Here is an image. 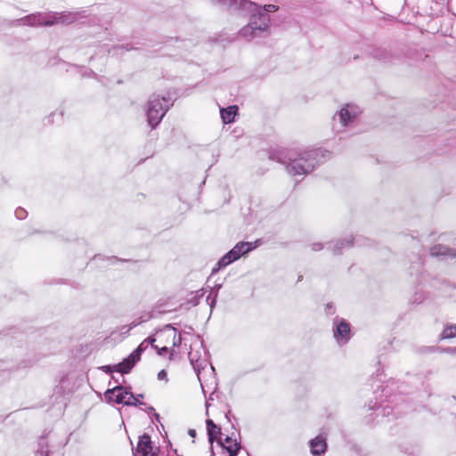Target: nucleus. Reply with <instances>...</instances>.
Returning a JSON list of instances; mask_svg holds the SVG:
<instances>
[{
  "instance_id": "1",
  "label": "nucleus",
  "mask_w": 456,
  "mask_h": 456,
  "mask_svg": "<svg viewBox=\"0 0 456 456\" xmlns=\"http://www.w3.org/2000/svg\"><path fill=\"white\" fill-rule=\"evenodd\" d=\"M215 4L226 7L231 12H250L248 25L240 30V37L251 40L263 32H268L271 27L269 13L275 12L279 6L275 4L259 5L249 0H211Z\"/></svg>"
},
{
  "instance_id": "2",
  "label": "nucleus",
  "mask_w": 456,
  "mask_h": 456,
  "mask_svg": "<svg viewBox=\"0 0 456 456\" xmlns=\"http://www.w3.org/2000/svg\"><path fill=\"white\" fill-rule=\"evenodd\" d=\"M330 156L329 151L319 148L302 151H278L273 152L270 159L285 165L287 172L297 176L311 173Z\"/></svg>"
},
{
  "instance_id": "3",
  "label": "nucleus",
  "mask_w": 456,
  "mask_h": 456,
  "mask_svg": "<svg viewBox=\"0 0 456 456\" xmlns=\"http://www.w3.org/2000/svg\"><path fill=\"white\" fill-rule=\"evenodd\" d=\"M76 20L77 13L73 12H36L17 20V23L29 26H52L57 23L70 24Z\"/></svg>"
},
{
  "instance_id": "4",
  "label": "nucleus",
  "mask_w": 456,
  "mask_h": 456,
  "mask_svg": "<svg viewBox=\"0 0 456 456\" xmlns=\"http://www.w3.org/2000/svg\"><path fill=\"white\" fill-rule=\"evenodd\" d=\"M172 105L173 102L169 96L159 97V95L152 94L150 97L146 109V116L151 128H155L160 123Z\"/></svg>"
},
{
  "instance_id": "5",
  "label": "nucleus",
  "mask_w": 456,
  "mask_h": 456,
  "mask_svg": "<svg viewBox=\"0 0 456 456\" xmlns=\"http://www.w3.org/2000/svg\"><path fill=\"white\" fill-rule=\"evenodd\" d=\"M256 248L251 242L240 241L238 242L231 250H229L216 264V270L226 267L232 263L235 262L242 256L250 252ZM216 269H213V273Z\"/></svg>"
},
{
  "instance_id": "6",
  "label": "nucleus",
  "mask_w": 456,
  "mask_h": 456,
  "mask_svg": "<svg viewBox=\"0 0 456 456\" xmlns=\"http://www.w3.org/2000/svg\"><path fill=\"white\" fill-rule=\"evenodd\" d=\"M391 398L392 399L389 401V403H394V406L386 404L377 407L375 404L374 406H370V409L380 411L382 415L385 417H389L390 415L397 417L411 410V406L408 403L406 399L403 398L402 396L395 395H391Z\"/></svg>"
},
{
  "instance_id": "7",
  "label": "nucleus",
  "mask_w": 456,
  "mask_h": 456,
  "mask_svg": "<svg viewBox=\"0 0 456 456\" xmlns=\"http://www.w3.org/2000/svg\"><path fill=\"white\" fill-rule=\"evenodd\" d=\"M334 338L340 345L347 343L351 338L350 324L339 317H335L333 321Z\"/></svg>"
},
{
  "instance_id": "8",
  "label": "nucleus",
  "mask_w": 456,
  "mask_h": 456,
  "mask_svg": "<svg viewBox=\"0 0 456 456\" xmlns=\"http://www.w3.org/2000/svg\"><path fill=\"white\" fill-rule=\"evenodd\" d=\"M131 387H123L118 385L112 388H108L104 393V398L108 403H116L118 404H125L126 398L130 393Z\"/></svg>"
},
{
  "instance_id": "9",
  "label": "nucleus",
  "mask_w": 456,
  "mask_h": 456,
  "mask_svg": "<svg viewBox=\"0 0 456 456\" xmlns=\"http://www.w3.org/2000/svg\"><path fill=\"white\" fill-rule=\"evenodd\" d=\"M159 448L154 450L151 436L143 434L139 437L136 448L133 451L134 456H159Z\"/></svg>"
},
{
  "instance_id": "10",
  "label": "nucleus",
  "mask_w": 456,
  "mask_h": 456,
  "mask_svg": "<svg viewBox=\"0 0 456 456\" xmlns=\"http://www.w3.org/2000/svg\"><path fill=\"white\" fill-rule=\"evenodd\" d=\"M359 113L358 107L354 104H346L338 112L339 122L346 127L352 125Z\"/></svg>"
},
{
  "instance_id": "11",
  "label": "nucleus",
  "mask_w": 456,
  "mask_h": 456,
  "mask_svg": "<svg viewBox=\"0 0 456 456\" xmlns=\"http://www.w3.org/2000/svg\"><path fill=\"white\" fill-rule=\"evenodd\" d=\"M432 256L442 257L444 260H456V248H451L447 246L437 244L430 248Z\"/></svg>"
},
{
  "instance_id": "12",
  "label": "nucleus",
  "mask_w": 456,
  "mask_h": 456,
  "mask_svg": "<svg viewBox=\"0 0 456 456\" xmlns=\"http://www.w3.org/2000/svg\"><path fill=\"white\" fill-rule=\"evenodd\" d=\"M140 359L141 357L136 355L134 351H133L127 357L124 358L121 362L115 364V371L120 372L121 374H127Z\"/></svg>"
},
{
  "instance_id": "13",
  "label": "nucleus",
  "mask_w": 456,
  "mask_h": 456,
  "mask_svg": "<svg viewBox=\"0 0 456 456\" xmlns=\"http://www.w3.org/2000/svg\"><path fill=\"white\" fill-rule=\"evenodd\" d=\"M354 239L352 236H349L343 240H338L336 241H330L328 245V249L332 252L333 255H340L343 250L350 248L354 246Z\"/></svg>"
},
{
  "instance_id": "14",
  "label": "nucleus",
  "mask_w": 456,
  "mask_h": 456,
  "mask_svg": "<svg viewBox=\"0 0 456 456\" xmlns=\"http://www.w3.org/2000/svg\"><path fill=\"white\" fill-rule=\"evenodd\" d=\"M217 443L229 453L228 456H237L241 448L240 443L230 436H226L224 440L220 437Z\"/></svg>"
},
{
  "instance_id": "15",
  "label": "nucleus",
  "mask_w": 456,
  "mask_h": 456,
  "mask_svg": "<svg viewBox=\"0 0 456 456\" xmlns=\"http://www.w3.org/2000/svg\"><path fill=\"white\" fill-rule=\"evenodd\" d=\"M309 446L311 453L314 456H321L324 454L327 450L326 438L319 435L309 441Z\"/></svg>"
},
{
  "instance_id": "16",
  "label": "nucleus",
  "mask_w": 456,
  "mask_h": 456,
  "mask_svg": "<svg viewBox=\"0 0 456 456\" xmlns=\"http://www.w3.org/2000/svg\"><path fill=\"white\" fill-rule=\"evenodd\" d=\"M207 425V432L208 436V441L210 444L212 445L214 441L216 439L218 435H221V428L215 424V422L208 419L206 420ZM212 456H214L213 448L211 447Z\"/></svg>"
},
{
  "instance_id": "17",
  "label": "nucleus",
  "mask_w": 456,
  "mask_h": 456,
  "mask_svg": "<svg viewBox=\"0 0 456 456\" xmlns=\"http://www.w3.org/2000/svg\"><path fill=\"white\" fill-rule=\"evenodd\" d=\"M237 112L238 107L236 105L220 109L221 118L224 124L232 123L235 119Z\"/></svg>"
},
{
  "instance_id": "18",
  "label": "nucleus",
  "mask_w": 456,
  "mask_h": 456,
  "mask_svg": "<svg viewBox=\"0 0 456 456\" xmlns=\"http://www.w3.org/2000/svg\"><path fill=\"white\" fill-rule=\"evenodd\" d=\"M371 55L375 59L381 61L383 62H390L393 61V56L391 53L385 48H375L372 51Z\"/></svg>"
},
{
  "instance_id": "19",
  "label": "nucleus",
  "mask_w": 456,
  "mask_h": 456,
  "mask_svg": "<svg viewBox=\"0 0 456 456\" xmlns=\"http://www.w3.org/2000/svg\"><path fill=\"white\" fill-rule=\"evenodd\" d=\"M188 356L194 371L200 378V370L204 369L207 366V361L201 358L194 359V353L192 352H190Z\"/></svg>"
},
{
  "instance_id": "20",
  "label": "nucleus",
  "mask_w": 456,
  "mask_h": 456,
  "mask_svg": "<svg viewBox=\"0 0 456 456\" xmlns=\"http://www.w3.org/2000/svg\"><path fill=\"white\" fill-rule=\"evenodd\" d=\"M156 338L154 336H149L146 338L134 351L136 355L141 357L142 354L148 348V346H151L154 348H157V346L154 345Z\"/></svg>"
},
{
  "instance_id": "21",
  "label": "nucleus",
  "mask_w": 456,
  "mask_h": 456,
  "mask_svg": "<svg viewBox=\"0 0 456 456\" xmlns=\"http://www.w3.org/2000/svg\"><path fill=\"white\" fill-rule=\"evenodd\" d=\"M37 456H50V451L48 450V444L44 436H41L38 441V449L37 451Z\"/></svg>"
},
{
  "instance_id": "22",
  "label": "nucleus",
  "mask_w": 456,
  "mask_h": 456,
  "mask_svg": "<svg viewBox=\"0 0 456 456\" xmlns=\"http://www.w3.org/2000/svg\"><path fill=\"white\" fill-rule=\"evenodd\" d=\"M456 337V324H449L444 329L440 339H448Z\"/></svg>"
},
{
  "instance_id": "23",
  "label": "nucleus",
  "mask_w": 456,
  "mask_h": 456,
  "mask_svg": "<svg viewBox=\"0 0 456 456\" xmlns=\"http://www.w3.org/2000/svg\"><path fill=\"white\" fill-rule=\"evenodd\" d=\"M125 405H127V406L144 405V406H146V403L140 400H137L135 395L132 393V389H131L130 393L127 395V396L126 398Z\"/></svg>"
},
{
  "instance_id": "24",
  "label": "nucleus",
  "mask_w": 456,
  "mask_h": 456,
  "mask_svg": "<svg viewBox=\"0 0 456 456\" xmlns=\"http://www.w3.org/2000/svg\"><path fill=\"white\" fill-rule=\"evenodd\" d=\"M427 296L424 291L418 290L416 291L410 298V303L411 305H419L421 304L425 299Z\"/></svg>"
},
{
  "instance_id": "25",
  "label": "nucleus",
  "mask_w": 456,
  "mask_h": 456,
  "mask_svg": "<svg viewBox=\"0 0 456 456\" xmlns=\"http://www.w3.org/2000/svg\"><path fill=\"white\" fill-rule=\"evenodd\" d=\"M27 211L22 208H18L15 210V216L20 220L25 219L27 217Z\"/></svg>"
},
{
  "instance_id": "26",
  "label": "nucleus",
  "mask_w": 456,
  "mask_h": 456,
  "mask_svg": "<svg viewBox=\"0 0 456 456\" xmlns=\"http://www.w3.org/2000/svg\"><path fill=\"white\" fill-rule=\"evenodd\" d=\"M216 297H217V292L214 293V295H213V293H210L207 297V301L209 304L211 308H213L216 305Z\"/></svg>"
},
{
  "instance_id": "27",
  "label": "nucleus",
  "mask_w": 456,
  "mask_h": 456,
  "mask_svg": "<svg viewBox=\"0 0 456 456\" xmlns=\"http://www.w3.org/2000/svg\"><path fill=\"white\" fill-rule=\"evenodd\" d=\"M325 313L327 315H332L335 314V308L332 303H328L325 307Z\"/></svg>"
},
{
  "instance_id": "28",
  "label": "nucleus",
  "mask_w": 456,
  "mask_h": 456,
  "mask_svg": "<svg viewBox=\"0 0 456 456\" xmlns=\"http://www.w3.org/2000/svg\"><path fill=\"white\" fill-rule=\"evenodd\" d=\"M100 370H102L105 373H111L115 371V365H103L100 367Z\"/></svg>"
},
{
  "instance_id": "29",
  "label": "nucleus",
  "mask_w": 456,
  "mask_h": 456,
  "mask_svg": "<svg viewBox=\"0 0 456 456\" xmlns=\"http://www.w3.org/2000/svg\"><path fill=\"white\" fill-rule=\"evenodd\" d=\"M324 248L323 244L321 242H315L311 245V248L313 251H320Z\"/></svg>"
},
{
  "instance_id": "30",
  "label": "nucleus",
  "mask_w": 456,
  "mask_h": 456,
  "mask_svg": "<svg viewBox=\"0 0 456 456\" xmlns=\"http://www.w3.org/2000/svg\"><path fill=\"white\" fill-rule=\"evenodd\" d=\"M182 343V336L181 334L179 333L177 336L175 335L174 337V341H173V346H179Z\"/></svg>"
},
{
  "instance_id": "31",
  "label": "nucleus",
  "mask_w": 456,
  "mask_h": 456,
  "mask_svg": "<svg viewBox=\"0 0 456 456\" xmlns=\"http://www.w3.org/2000/svg\"><path fill=\"white\" fill-rule=\"evenodd\" d=\"M167 371H166L165 370H161L158 373V379H159V380H163V379L167 380Z\"/></svg>"
},
{
  "instance_id": "32",
  "label": "nucleus",
  "mask_w": 456,
  "mask_h": 456,
  "mask_svg": "<svg viewBox=\"0 0 456 456\" xmlns=\"http://www.w3.org/2000/svg\"><path fill=\"white\" fill-rule=\"evenodd\" d=\"M196 297H194V300L192 301L194 305H197L198 304V301H199V298L203 297L204 293L202 290H198L196 292Z\"/></svg>"
},
{
  "instance_id": "33",
  "label": "nucleus",
  "mask_w": 456,
  "mask_h": 456,
  "mask_svg": "<svg viewBox=\"0 0 456 456\" xmlns=\"http://www.w3.org/2000/svg\"><path fill=\"white\" fill-rule=\"evenodd\" d=\"M156 349H157V353H158L159 355H164L167 352V350H168V348L167 346H163L161 348H159L157 346Z\"/></svg>"
},
{
  "instance_id": "34",
  "label": "nucleus",
  "mask_w": 456,
  "mask_h": 456,
  "mask_svg": "<svg viewBox=\"0 0 456 456\" xmlns=\"http://www.w3.org/2000/svg\"><path fill=\"white\" fill-rule=\"evenodd\" d=\"M444 352H446L448 354H456V347H448L444 350Z\"/></svg>"
},
{
  "instance_id": "35",
  "label": "nucleus",
  "mask_w": 456,
  "mask_h": 456,
  "mask_svg": "<svg viewBox=\"0 0 456 456\" xmlns=\"http://www.w3.org/2000/svg\"><path fill=\"white\" fill-rule=\"evenodd\" d=\"M123 49H126V51H129L131 48H128V46H124V45H121V46H118V47H115L114 50L116 51H118V50H123Z\"/></svg>"
},
{
  "instance_id": "36",
  "label": "nucleus",
  "mask_w": 456,
  "mask_h": 456,
  "mask_svg": "<svg viewBox=\"0 0 456 456\" xmlns=\"http://www.w3.org/2000/svg\"><path fill=\"white\" fill-rule=\"evenodd\" d=\"M188 434H189L190 436L195 437L196 436V430L195 429H189Z\"/></svg>"
},
{
  "instance_id": "37",
  "label": "nucleus",
  "mask_w": 456,
  "mask_h": 456,
  "mask_svg": "<svg viewBox=\"0 0 456 456\" xmlns=\"http://www.w3.org/2000/svg\"><path fill=\"white\" fill-rule=\"evenodd\" d=\"M165 329H172V330H174L175 331H176V329H175V327H173V325H172V324H167V325L165 326Z\"/></svg>"
},
{
  "instance_id": "38",
  "label": "nucleus",
  "mask_w": 456,
  "mask_h": 456,
  "mask_svg": "<svg viewBox=\"0 0 456 456\" xmlns=\"http://www.w3.org/2000/svg\"><path fill=\"white\" fill-rule=\"evenodd\" d=\"M154 418L156 420L159 421V414L154 412Z\"/></svg>"
},
{
  "instance_id": "39",
  "label": "nucleus",
  "mask_w": 456,
  "mask_h": 456,
  "mask_svg": "<svg viewBox=\"0 0 456 456\" xmlns=\"http://www.w3.org/2000/svg\"><path fill=\"white\" fill-rule=\"evenodd\" d=\"M135 397L137 398V400H140V398L143 397V395L142 394H138L137 395H135Z\"/></svg>"
},
{
  "instance_id": "40",
  "label": "nucleus",
  "mask_w": 456,
  "mask_h": 456,
  "mask_svg": "<svg viewBox=\"0 0 456 456\" xmlns=\"http://www.w3.org/2000/svg\"><path fill=\"white\" fill-rule=\"evenodd\" d=\"M147 411H155V409H154L152 406H149V407H147Z\"/></svg>"
},
{
  "instance_id": "41",
  "label": "nucleus",
  "mask_w": 456,
  "mask_h": 456,
  "mask_svg": "<svg viewBox=\"0 0 456 456\" xmlns=\"http://www.w3.org/2000/svg\"><path fill=\"white\" fill-rule=\"evenodd\" d=\"M142 321L134 322L133 326H137L139 323H141Z\"/></svg>"
},
{
  "instance_id": "42",
  "label": "nucleus",
  "mask_w": 456,
  "mask_h": 456,
  "mask_svg": "<svg viewBox=\"0 0 456 456\" xmlns=\"http://www.w3.org/2000/svg\"><path fill=\"white\" fill-rule=\"evenodd\" d=\"M110 260H111V261H116V260H118V258H117V257H115V256H112V257H110Z\"/></svg>"
},
{
  "instance_id": "43",
  "label": "nucleus",
  "mask_w": 456,
  "mask_h": 456,
  "mask_svg": "<svg viewBox=\"0 0 456 456\" xmlns=\"http://www.w3.org/2000/svg\"><path fill=\"white\" fill-rule=\"evenodd\" d=\"M302 279H303V276H302V275H300V276L298 277V279H297V281H302Z\"/></svg>"
},
{
  "instance_id": "44",
  "label": "nucleus",
  "mask_w": 456,
  "mask_h": 456,
  "mask_svg": "<svg viewBox=\"0 0 456 456\" xmlns=\"http://www.w3.org/2000/svg\"><path fill=\"white\" fill-rule=\"evenodd\" d=\"M194 359H200V357H198L197 354H194Z\"/></svg>"
},
{
  "instance_id": "45",
  "label": "nucleus",
  "mask_w": 456,
  "mask_h": 456,
  "mask_svg": "<svg viewBox=\"0 0 456 456\" xmlns=\"http://www.w3.org/2000/svg\"><path fill=\"white\" fill-rule=\"evenodd\" d=\"M427 374H428V375H432V371H431V370H428V371H427Z\"/></svg>"
},
{
  "instance_id": "46",
  "label": "nucleus",
  "mask_w": 456,
  "mask_h": 456,
  "mask_svg": "<svg viewBox=\"0 0 456 456\" xmlns=\"http://www.w3.org/2000/svg\"><path fill=\"white\" fill-rule=\"evenodd\" d=\"M208 406H209V403H208V401H207V402H206V407H207V409L208 408Z\"/></svg>"
},
{
  "instance_id": "47",
  "label": "nucleus",
  "mask_w": 456,
  "mask_h": 456,
  "mask_svg": "<svg viewBox=\"0 0 456 456\" xmlns=\"http://www.w3.org/2000/svg\"><path fill=\"white\" fill-rule=\"evenodd\" d=\"M167 310H164V311H160L161 314L163 313H167Z\"/></svg>"
},
{
  "instance_id": "48",
  "label": "nucleus",
  "mask_w": 456,
  "mask_h": 456,
  "mask_svg": "<svg viewBox=\"0 0 456 456\" xmlns=\"http://www.w3.org/2000/svg\"><path fill=\"white\" fill-rule=\"evenodd\" d=\"M4 371H3V372H0V376H2V375H4Z\"/></svg>"
}]
</instances>
